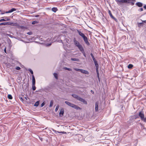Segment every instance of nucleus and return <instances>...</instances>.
I'll return each instance as SVG.
<instances>
[{
  "label": "nucleus",
  "mask_w": 146,
  "mask_h": 146,
  "mask_svg": "<svg viewBox=\"0 0 146 146\" xmlns=\"http://www.w3.org/2000/svg\"><path fill=\"white\" fill-rule=\"evenodd\" d=\"M64 110L63 109H61L60 111V112L59 113V115L60 116H63V114L64 113Z\"/></svg>",
  "instance_id": "nucleus-12"
},
{
  "label": "nucleus",
  "mask_w": 146,
  "mask_h": 146,
  "mask_svg": "<svg viewBox=\"0 0 146 146\" xmlns=\"http://www.w3.org/2000/svg\"><path fill=\"white\" fill-rule=\"evenodd\" d=\"M143 8L145 9H146V5L143 6Z\"/></svg>",
  "instance_id": "nucleus-46"
},
{
  "label": "nucleus",
  "mask_w": 146,
  "mask_h": 146,
  "mask_svg": "<svg viewBox=\"0 0 146 146\" xmlns=\"http://www.w3.org/2000/svg\"><path fill=\"white\" fill-rule=\"evenodd\" d=\"M32 84L35 85V79L33 75L32 76Z\"/></svg>",
  "instance_id": "nucleus-16"
},
{
  "label": "nucleus",
  "mask_w": 146,
  "mask_h": 146,
  "mask_svg": "<svg viewBox=\"0 0 146 146\" xmlns=\"http://www.w3.org/2000/svg\"><path fill=\"white\" fill-rule=\"evenodd\" d=\"M96 72L97 73V74H99L98 72V68H96Z\"/></svg>",
  "instance_id": "nucleus-37"
},
{
  "label": "nucleus",
  "mask_w": 146,
  "mask_h": 146,
  "mask_svg": "<svg viewBox=\"0 0 146 146\" xmlns=\"http://www.w3.org/2000/svg\"><path fill=\"white\" fill-rule=\"evenodd\" d=\"M118 4H121V3H126L127 0H115Z\"/></svg>",
  "instance_id": "nucleus-4"
},
{
  "label": "nucleus",
  "mask_w": 146,
  "mask_h": 146,
  "mask_svg": "<svg viewBox=\"0 0 146 146\" xmlns=\"http://www.w3.org/2000/svg\"><path fill=\"white\" fill-rule=\"evenodd\" d=\"M79 101L80 102L83 103L84 104H85L86 105H87V102L84 99L81 98H80L79 99Z\"/></svg>",
  "instance_id": "nucleus-7"
},
{
  "label": "nucleus",
  "mask_w": 146,
  "mask_h": 146,
  "mask_svg": "<svg viewBox=\"0 0 146 146\" xmlns=\"http://www.w3.org/2000/svg\"><path fill=\"white\" fill-rule=\"evenodd\" d=\"M64 70H68L69 71H72V70L70 68H68L67 67H64Z\"/></svg>",
  "instance_id": "nucleus-26"
},
{
  "label": "nucleus",
  "mask_w": 146,
  "mask_h": 146,
  "mask_svg": "<svg viewBox=\"0 0 146 146\" xmlns=\"http://www.w3.org/2000/svg\"><path fill=\"white\" fill-rule=\"evenodd\" d=\"M21 99H22V100H23V99L22 98H21Z\"/></svg>",
  "instance_id": "nucleus-53"
},
{
  "label": "nucleus",
  "mask_w": 146,
  "mask_h": 146,
  "mask_svg": "<svg viewBox=\"0 0 146 146\" xmlns=\"http://www.w3.org/2000/svg\"><path fill=\"white\" fill-rule=\"evenodd\" d=\"M32 32L31 31L28 32L27 33V34L29 35H31L32 34Z\"/></svg>",
  "instance_id": "nucleus-38"
},
{
  "label": "nucleus",
  "mask_w": 146,
  "mask_h": 146,
  "mask_svg": "<svg viewBox=\"0 0 146 146\" xmlns=\"http://www.w3.org/2000/svg\"><path fill=\"white\" fill-rule=\"evenodd\" d=\"M80 51L82 52V53L83 54V55L85 57H86V55L85 54V53L84 52V49L83 48H82L80 50Z\"/></svg>",
  "instance_id": "nucleus-17"
},
{
  "label": "nucleus",
  "mask_w": 146,
  "mask_h": 146,
  "mask_svg": "<svg viewBox=\"0 0 146 146\" xmlns=\"http://www.w3.org/2000/svg\"><path fill=\"white\" fill-rule=\"evenodd\" d=\"M5 21V20L4 19H0V22Z\"/></svg>",
  "instance_id": "nucleus-39"
},
{
  "label": "nucleus",
  "mask_w": 146,
  "mask_h": 146,
  "mask_svg": "<svg viewBox=\"0 0 146 146\" xmlns=\"http://www.w3.org/2000/svg\"><path fill=\"white\" fill-rule=\"evenodd\" d=\"M135 5L139 7H142L143 5V3L140 2H138L137 3H136Z\"/></svg>",
  "instance_id": "nucleus-14"
},
{
  "label": "nucleus",
  "mask_w": 146,
  "mask_h": 146,
  "mask_svg": "<svg viewBox=\"0 0 146 146\" xmlns=\"http://www.w3.org/2000/svg\"><path fill=\"white\" fill-rule=\"evenodd\" d=\"M96 68H98V64L96 60L94 61Z\"/></svg>",
  "instance_id": "nucleus-19"
},
{
  "label": "nucleus",
  "mask_w": 146,
  "mask_h": 146,
  "mask_svg": "<svg viewBox=\"0 0 146 146\" xmlns=\"http://www.w3.org/2000/svg\"><path fill=\"white\" fill-rule=\"evenodd\" d=\"M74 69L75 70H76L77 71L80 72H81V69H78V68H74Z\"/></svg>",
  "instance_id": "nucleus-32"
},
{
  "label": "nucleus",
  "mask_w": 146,
  "mask_h": 146,
  "mask_svg": "<svg viewBox=\"0 0 146 146\" xmlns=\"http://www.w3.org/2000/svg\"><path fill=\"white\" fill-rule=\"evenodd\" d=\"M16 10V9L14 8H13L11 9L10 10H9L8 11H6L5 12V13H11L13 12L14 11H15Z\"/></svg>",
  "instance_id": "nucleus-11"
},
{
  "label": "nucleus",
  "mask_w": 146,
  "mask_h": 146,
  "mask_svg": "<svg viewBox=\"0 0 146 146\" xmlns=\"http://www.w3.org/2000/svg\"><path fill=\"white\" fill-rule=\"evenodd\" d=\"M143 22H144V23H146V21H143Z\"/></svg>",
  "instance_id": "nucleus-49"
},
{
  "label": "nucleus",
  "mask_w": 146,
  "mask_h": 146,
  "mask_svg": "<svg viewBox=\"0 0 146 146\" xmlns=\"http://www.w3.org/2000/svg\"><path fill=\"white\" fill-rule=\"evenodd\" d=\"M53 131H54V132H56V131L55 130H53Z\"/></svg>",
  "instance_id": "nucleus-50"
},
{
  "label": "nucleus",
  "mask_w": 146,
  "mask_h": 146,
  "mask_svg": "<svg viewBox=\"0 0 146 146\" xmlns=\"http://www.w3.org/2000/svg\"><path fill=\"white\" fill-rule=\"evenodd\" d=\"M73 41L75 45L78 47L79 50L83 48L82 46L80 44L78 41L76 40L75 38L74 39Z\"/></svg>",
  "instance_id": "nucleus-2"
},
{
  "label": "nucleus",
  "mask_w": 146,
  "mask_h": 146,
  "mask_svg": "<svg viewBox=\"0 0 146 146\" xmlns=\"http://www.w3.org/2000/svg\"><path fill=\"white\" fill-rule=\"evenodd\" d=\"M52 11L54 13L56 12V11L57 10V9L56 8V7H53L52 9Z\"/></svg>",
  "instance_id": "nucleus-22"
},
{
  "label": "nucleus",
  "mask_w": 146,
  "mask_h": 146,
  "mask_svg": "<svg viewBox=\"0 0 146 146\" xmlns=\"http://www.w3.org/2000/svg\"><path fill=\"white\" fill-rule=\"evenodd\" d=\"M65 103L68 106L71 107L77 110H81V108L71 103L68 101H66Z\"/></svg>",
  "instance_id": "nucleus-1"
},
{
  "label": "nucleus",
  "mask_w": 146,
  "mask_h": 146,
  "mask_svg": "<svg viewBox=\"0 0 146 146\" xmlns=\"http://www.w3.org/2000/svg\"><path fill=\"white\" fill-rule=\"evenodd\" d=\"M51 44H46V45L47 46H49L51 45Z\"/></svg>",
  "instance_id": "nucleus-42"
},
{
  "label": "nucleus",
  "mask_w": 146,
  "mask_h": 146,
  "mask_svg": "<svg viewBox=\"0 0 146 146\" xmlns=\"http://www.w3.org/2000/svg\"><path fill=\"white\" fill-rule=\"evenodd\" d=\"M91 92L93 93V94H94V92L93 91L91 90Z\"/></svg>",
  "instance_id": "nucleus-47"
},
{
  "label": "nucleus",
  "mask_w": 146,
  "mask_h": 146,
  "mask_svg": "<svg viewBox=\"0 0 146 146\" xmlns=\"http://www.w3.org/2000/svg\"><path fill=\"white\" fill-rule=\"evenodd\" d=\"M12 23V24H13V25L14 26H16V27H19V25L18 23ZM12 24H11V25Z\"/></svg>",
  "instance_id": "nucleus-24"
},
{
  "label": "nucleus",
  "mask_w": 146,
  "mask_h": 146,
  "mask_svg": "<svg viewBox=\"0 0 146 146\" xmlns=\"http://www.w3.org/2000/svg\"><path fill=\"white\" fill-rule=\"evenodd\" d=\"M4 52L5 53H7V52H6V48H5L4 49Z\"/></svg>",
  "instance_id": "nucleus-44"
},
{
  "label": "nucleus",
  "mask_w": 146,
  "mask_h": 146,
  "mask_svg": "<svg viewBox=\"0 0 146 146\" xmlns=\"http://www.w3.org/2000/svg\"><path fill=\"white\" fill-rule=\"evenodd\" d=\"M11 24L12 23H11L10 22H4L0 23V26L2 25H11Z\"/></svg>",
  "instance_id": "nucleus-9"
},
{
  "label": "nucleus",
  "mask_w": 146,
  "mask_h": 146,
  "mask_svg": "<svg viewBox=\"0 0 146 146\" xmlns=\"http://www.w3.org/2000/svg\"><path fill=\"white\" fill-rule=\"evenodd\" d=\"M2 18L4 19L5 20V21H8L10 20V18L7 17H4Z\"/></svg>",
  "instance_id": "nucleus-20"
},
{
  "label": "nucleus",
  "mask_w": 146,
  "mask_h": 146,
  "mask_svg": "<svg viewBox=\"0 0 146 146\" xmlns=\"http://www.w3.org/2000/svg\"><path fill=\"white\" fill-rule=\"evenodd\" d=\"M54 76V77L56 78V79H58V74L57 73H54L53 74Z\"/></svg>",
  "instance_id": "nucleus-23"
},
{
  "label": "nucleus",
  "mask_w": 146,
  "mask_h": 146,
  "mask_svg": "<svg viewBox=\"0 0 146 146\" xmlns=\"http://www.w3.org/2000/svg\"><path fill=\"white\" fill-rule=\"evenodd\" d=\"M98 102H97L95 103V110L96 112L98 111Z\"/></svg>",
  "instance_id": "nucleus-10"
},
{
  "label": "nucleus",
  "mask_w": 146,
  "mask_h": 146,
  "mask_svg": "<svg viewBox=\"0 0 146 146\" xmlns=\"http://www.w3.org/2000/svg\"><path fill=\"white\" fill-rule=\"evenodd\" d=\"M133 66L132 64H129L128 66V68L131 69V68L133 67Z\"/></svg>",
  "instance_id": "nucleus-25"
},
{
  "label": "nucleus",
  "mask_w": 146,
  "mask_h": 146,
  "mask_svg": "<svg viewBox=\"0 0 146 146\" xmlns=\"http://www.w3.org/2000/svg\"><path fill=\"white\" fill-rule=\"evenodd\" d=\"M77 31L78 32L79 35L82 37H83L85 36L84 34L83 33H82L79 30H77Z\"/></svg>",
  "instance_id": "nucleus-13"
},
{
  "label": "nucleus",
  "mask_w": 146,
  "mask_h": 146,
  "mask_svg": "<svg viewBox=\"0 0 146 146\" xmlns=\"http://www.w3.org/2000/svg\"><path fill=\"white\" fill-rule=\"evenodd\" d=\"M139 116L142 120L145 122H146V118L144 117V115L143 112L140 111L139 113Z\"/></svg>",
  "instance_id": "nucleus-3"
},
{
  "label": "nucleus",
  "mask_w": 146,
  "mask_h": 146,
  "mask_svg": "<svg viewBox=\"0 0 146 146\" xmlns=\"http://www.w3.org/2000/svg\"><path fill=\"white\" fill-rule=\"evenodd\" d=\"M135 1V0H127L126 3H130L132 5H133L134 4Z\"/></svg>",
  "instance_id": "nucleus-6"
},
{
  "label": "nucleus",
  "mask_w": 146,
  "mask_h": 146,
  "mask_svg": "<svg viewBox=\"0 0 146 146\" xmlns=\"http://www.w3.org/2000/svg\"><path fill=\"white\" fill-rule=\"evenodd\" d=\"M81 72L83 74H89V72L88 71L83 69L81 70Z\"/></svg>",
  "instance_id": "nucleus-15"
},
{
  "label": "nucleus",
  "mask_w": 146,
  "mask_h": 146,
  "mask_svg": "<svg viewBox=\"0 0 146 146\" xmlns=\"http://www.w3.org/2000/svg\"><path fill=\"white\" fill-rule=\"evenodd\" d=\"M44 105V103L43 102L40 105L41 107H43Z\"/></svg>",
  "instance_id": "nucleus-41"
},
{
  "label": "nucleus",
  "mask_w": 146,
  "mask_h": 146,
  "mask_svg": "<svg viewBox=\"0 0 146 146\" xmlns=\"http://www.w3.org/2000/svg\"><path fill=\"white\" fill-rule=\"evenodd\" d=\"M57 132L59 133H66V132H65L64 131H61V132H59L57 131Z\"/></svg>",
  "instance_id": "nucleus-36"
},
{
  "label": "nucleus",
  "mask_w": 146,
  "mask_h": 146,
  "mask_svg": "<svg viewBox=\"0 0 146 146\" xmlns=\"http://www.w3.org/2000/svg\"><path fill=\"white\" fill-rule=\"evenodd\" d=\"M71 60L72 61H77V62H78L79 60V59L78 58H71Z\"/></svg>",
  "instance_id": "nucleus-21"
},
{
  "label": "nucleus",
  "mask_w": 146,
  "mask_h": 146,
  "mask_svg": "<svg viewBox=\"0 0 146 146\" xmlns=\"http://www.w3.org/2000/svg\"><path fill=\"white\" fill-rule=\"evenodd\" d=\"M35 85H33V84L32 85V89L33 91L35 90L36 89V88L35 86Z\"/></svg>",
  "instance_id": "nucleus-29"
},
{
  "label": "nucleus",
  "mask_w": 146,
  "mask_h": 146,
  "mask_svg": "<svg viewBox=\"0 0 146 146\" xmlns=\"http://www.w3.org/2000/svg\"><path fill=\"white\" fill-rule=\"evenodd\" d=\"M97 77L98 78V79H100V77H99V74H97Z\"/></svg>",
  "instance_id": "nucleus-45"
},
{
  "label": "nucleus",
  "mask_w": 146,
  "mask_h": 146,
  "mask_svg": "<svg viewBox=\"0 0 146 146\" xmlns=\"http://www.w3.org/2000/svg\"><path fill=\"white\" fill-rule=\"evenodd\" d=\"M5 13V12H4V13L2 12L1 13V14H4Z\"/></svg>",
  "instance_id": "nucleus-48"
},
{
  "label": "nucleus",
  "mask_w": 146,
  "mask_h": 146,
  "mask_svg": "<svg viewBox=\"0 0 146 146\" xmlns=\"http://www.w3.org/2000/svg\"><path fill=\"white\" fill-rule=\"evenodd\" d=\"M58 109H59V106L58 105L56 107V109H55V111L56 112L58 110Z\"/></svg>",
  "instance_id": "nucleus-34"
},
{
  "label": "nucleus",
  "mask_w": 146,
  "mask_h": 146,
  "mask_svg": "<svg viewBox=\"0 0 146 146\" xmlns=\"http://www.w3.org/2000/svg\"><path fill=\"white\" fill-rule=\"evenodd\" d=\"M39 102L38 101H37L36 102L34 105V106H38V105H39Z\"/></svg>",
  "instance_id": "nucleus-27"
},
{
  "label": "nucleus",
  "mask_w": 146,
  "mask_h": 146,
  "mask_svg": "<svg viewBox=\"0 0 146 146\" xmlns=\"http://www.w3.org/2000/svg\"><path fill=\"white\" fill-rule=\"evenodd\" d=\"M42 139V138H41V139H40L41 140H42V139Z\"/></svg>",
  "instance_id": "nucleus-52"
},
{
  "label": "nucleus",
  "mask_w": 146,
  "mask_h": 146,
  "mask_svg": "<svg viewBox=\"0 0 146 146\" xmlns=\"http://www.w3.org/2000/svg\"><path fill=\"white\" fill-rule=\"evenodd\" d=\"M72 96L74 97V98L78 100H79V99L80 98V97L76 95V94H72Z\"/></svg>",
  "instance_id": "nucleus-18"
},
{
  "label": "nucleus",
  "mask_w": 146,
  "mask_h": 146,
  "mask_svg": "<svg viewBox=\"0 0 146 146\" xmlns=\"http://www.w3.org/2000/svg\"><path fill=\"white\" fill-rule=\"evenodd\" d=\"M108 13L109 14V15L112 19H113L115 20L116 21H117V20L112 15L111 12L110 10H109L108 11Z\"/></svg>",
  "instance_id": "nucleus-8"
},
{
  "label": "nucleus",
  "mask_w": 146,
  "mask_h": 146,
  "mask_svg": "<svg viewBox=\"0 0 146 146\" xmlns=\"http://www.w3.org/2000/svg\"><path fill=\"white\" fill-rule=\"evenodd\" d=\"M7 97L10 100L12 99L13 98L12 96L10 94H9L8 96Z\"/></svg>",
  "instance_id": "nucleus-30"
},
{
  "label": "nucleus",
  "mask_w": 146,
  "mask_h": 146,
  "mask_svg": "<svg viewBox=\"0 0 146 146\" xmlns=\"http://www.w3.org/2000/svg\"><path fill=\"white\" fill-rule=\"evenodd\" d=\"M36 23V21H33L32 22V24H35Z\"/></svg>",
  "instance_id": "nucleus-43"
},
{
  "label": "nucleus",
  "mask_w": 146,
  "mask_h": 146,
  "mask_svg": "<svg viewBox=\"0 0 146 146\" xmlns=\"http://www.w3.org/2000/svg\"><path fill=\"white\" fill-rule=\"evenodd\" d=\"M83 38L84 40L85 43L88 46L90 45V44L89 42L88 41L87 38L85 36H84L82 37Z\"/></svg>",
  "instance_id": "nucleus-5"
},
{
  "label": "nucleus",
  "mask_w": 146,
  "mask_h": 146,
  "mask_svg": "<svg viewBox=\"0 0 146 146\" xmlns=\"http://www.w3.org/2000/svg\"><path fill=\"white\" fill-rule=\"evenodd\" d=\"M21 69V68L19 66H17L15 68V69L17 70H20Z\"/></svg>",
  "instance_id": "nucleus-35"
},
{
  "label": "nucleus",
  "mask_w": 146,
  "mask_h": 146,
  "mask_svg": "<svg viewBox=\"0 0 146 146\" xmlns=\"http://www.w3.org/2000/svg\"><path fill=\"white\" fill-rule=\"evenodd\" d=\"M139 11H143V9L142 8H141L139 9Z\"/></svg>",
  "instance_id": "nucleus-40"
},
{
  "label": "nucleus",
  "mask_w": 146,
  "mask_h": 146,
  "mask_svg": "<svg viewBox=\"0 0 146 146\" xmlns=\"http://www.w3.org/2000/svg\"><path fill=\"white\" fill-rule=\"evenodd\" d=\"M90 55H91V56H92L93 61H94V60H96L95 59V58H94V55H93V54L91 53L90 54Z\"/></svg>",
  "instance_id": "nucleus-31"
},
{
  "label": "nucleus",
  "mask_w": 146,
  "mask_h": 146,
  "mask_svg": "<svg viewBox=\"0 0 146 146\" xmlns=\"http://www.w3.org/2000/svg\"><path fill=\"white\" fill-rule=\"evenodd\" d=\"M28 70L29 71L31 72V74H32L33 75V72L31 69H28Z\"/></svg>",
  "instance_id": "nucleus-33"
},
{
  "label": "nucleus",
  "mask_w": 146,
  "mask_h": 146,
  "mask_svg": "<svg viewBox=\"0 0 146 146\" xmlns=\"http://www.w3.org/2000/svg\"><path fill=\"white\" fill-rule=\"evenodd\" d=\"M98 79L99 81H100V79Z\"/></svg>",
  "instance_id": "nucleus-51"
},
{
  "label": "nucleus",
  "mask_w": 146,
  "mask_h": 146,
  "mask_svg": "<svg viewBox=\"0 0 146 146\" xmlns=\"http://www.w3.org/2000/svg\"><path fill=\"white\" fill-rule=\"evenodd\" d=\"M53 101L52 100H51L50 102V104L49 105V107H52L53 106Z\"/></svg>",
  "instance_id": "nucleus-28"
}]
</instances>
